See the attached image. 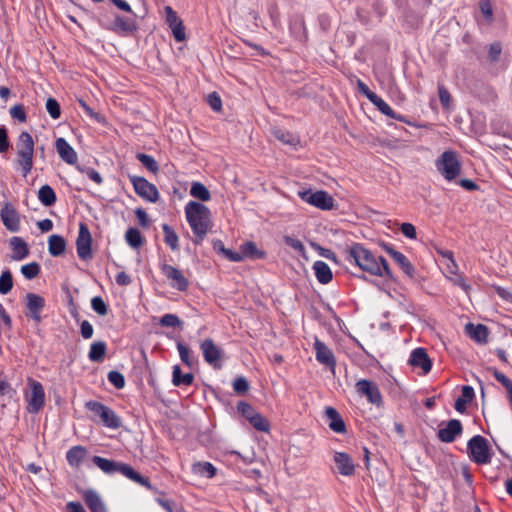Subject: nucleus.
Listing matches in <instances>:
<instances>
[{"label":"nucleus","mask_w":512,"mask_h":512,"mask_svg":"<svg viewBox=\"0 0 512 512\" xmlns=\"http://www.w3.org/2000/svg\"><path fill=\"white\" fill-rule=\"evenodd\" d=\"M92 237L86 224L80 223L79 233L76 240L77 254L80 259L87 260L92 258Z\"/></svg>","instance_id":"obj_13"},{"label":"nucleus","mask_w":512,"mask_h":512,"mask_svg":"<svg viewBox=\"0 0 512 512\" xmlns=\"http://www.w3.org/2000/svg\"><path fill=\"white\" fill-rule=\"evenodd\" d=\"M207 102L215 112H219L222 108V100L216 92H212L208 95Z\"/></svg>","instance_id":"obj_63"},{"label":"nucleus","mask_w":512,"mask_h":512,"mask_svg":"<svg viewBox=\"0 0 512 512\" xmlns=\"http://www.w3.org/2000/svg\"><path fill=\"white\" fill-rule=\"evenodd\" d=\"M91 307L100 316H105L108 313V306L100 296H95L91 299Z\"/></svg>","instance_id":"obj_54"},{"label":"nucleus","mask_w":512,"mask_h":512,"mask_svg":"<svg viewBox=\"0 0 512 512\" xmlns=\"http://www.w3.org/2000/svg\"><path fill=\"white\" fill-rule=\"evenodd\" d=\"M87 454L88 450L84 446L76 445L66 452V460L71 467L79 468Z\"/></svg>","instance_id":"obj_27"},{"label":"nucleus","mask_w":512,"mask_h":512,"mask_svg":"<svg viewBox=\"0 0 512 512\" xmlns=\"http://www.w3.org/2000/svg\"><path fill=\"white\" fill-rule=\"evenodd\" d=\"M177 350L179 352L181 361L188 367H191L193 365V360H192L191 352H190V349L188 348V346L182 342H178Z\"/></svg>","instance_id":"obj_53"},{"label":"nucleus","mask_w":512,"mask_h":512,"mask_svg":"<svg viewBox=\"0 0 512 512\" xmlns=\"http://www.w3.org/2000/svg\"><path fill=\"white\" fill-rule=\"evenodd\" d=\"M92 462L106 475H114L118 472L120 462L103 458L101 456H93Z\"/></svg>","instance_id":"obj_31"},{"label":"nucleus","mask_w":512,"mask_h":512,"mask_svg":"<svg viewBox=\"0 0 512 512\" xmlns=\"http://www.w3.org/2000/svg\"><path fill=\"white\" fill-rule=\"evenodd\" d=\"M126 243L133 249L140 248L144 243V237L137 228H128L125 233Z\"/></svg>","instance_id":"obj_38"},{"label":"nucleus","mask_w":512,"mask_h":512,"mask_svg":"<svg viewBox=\"0 0 512 512\" xmlns=\"http://www.w3.org/2000/svg\"><path fill=\"white\" fill-rule=\"evenodd\" d=\"M336 469L343 476H352L355 472V465L349 454L336 452L333 457Z\"/></svg>","instance_id":"obj_21"},{"label":"nucleus","mask_w":512,"mask_h":512,"mask_svg":"<svg viewBox=\"0 0 512 512\" xmlns=\"http://www.w3.org/2000/svg\"><path fill=\"white\" fill-rule=\"evenodd\" d=\"M162 230L164 233V241L170 249L173 251L179 250V237L174 229L168 224H163Z\"/></svg>","instance_id":"obj_39"},{"label":"nucleus","mask_w":512,"mask_h":512,"mask_svg":"<svg viewBox=\"0 0 512 512\" xmlns=\"http://www.w3.org/2000/svg\"><path fill=\"white\" fill-rule=\"evenodd\" d=\"M438 171L448 180V150L444 151L436 162Z\"/></svg>","instance_id":"obj_57"},{"label":"nucleus","mask_w":512,"mask_h":512,"mask_svg":"<svg viewBox=\"0 0 512 512\" xmlns=\"http://www.w3.org/2000/svg\"><path fill=\"white\" fill-rule=\"evenodd\" d=\"M489 370L493 371V375L495 377V379L501 383L506 390H508L509 388H512V381L502 372H500L498 369L496 368H489Z\"/></svg>","instance_id":"obj_64"},{"label":"nucleus","mask_w":512,"mask_h":512,"mask_svg":"<svg viewBox=\"0 0 512 512\" xmlns=\"http://www.w3.org/2000/svg\"><path fill=\"white\" fill-rule=\"evenodd\" d=\"M190 195L201 201H209L211 198L210 191L201 182H193L190 188Z\"/></svg>","instance_id":"obj_42"},{"label":"nucleus","mask_w":512,"mask_h":512,"mask_svg":"<svg viewBox=\"0 0 512 512\" xmlns=\"http://www.w3.org/2000/svg\"><path fill=\"white\" fill-rule=\"evenodd\" d=\"M478 14L475 20L479 26H491L495 21L494 8L491 0L477 1Z\"/></svg>","instance_id":"obj_17"},{"label":"nucleus","mask_w":512,"mask_h":512,"mask_svg":"<svg viewBox=\"0 0 512 512\" xmlns=\"http://www.w3.org/2000/svg\"><path fill=\"white\" fill-rule=\"evenodd\" d=\"M272 135L285 145L297 146L300 143L297 135L281 128H274Z\"/></svg>","instance_id":"obj_34"},{"label":"nucleus","mask_w":512,"mask_h":512,"mask_svg":"<svg viewBox=\"0 0 512 512\" xmlns=\"http://www.w3.org/2000/svg\"><path fill=\"white\" fill-rule=\"evenodd\" d=\"M17 164L22 170V174L26 177L33 168L34 157V140L30 133L23 131L18 136L16 142Z\"/></svg>","instance_id":"obj_3"},{"label":"nucleus","mask_w":512,"mask_h":512,"mask_svg":"<svg viewBox=\"0 0 512 512\" xmlns=\"http://www.w3.org/2000/svg\"><path fill=\"white\" fill-rule=\"evenodd\" d=\"M136 159L151 173L157 174L159 172V165L155 158L145 153H137Z\"/></svg>","instance_id":"obj_44"},{"label":"nucleus","mask_w":512,"mask_h":512,"mask_svg":"<svg viewBox=\"0 0 512 512\" xmlns=\"http://www.w3.org/2000/svg\"><path fill=\"white\" fill-rule=\"evenodd\" d=\"M233 390L239 395H243L249 390V382L244 376H239L233 381Z\"/></svg>","instance_id":"obj_56"},{"label":"nucleus","mask_w":512,"mask_h":512,"mask_svg":"<svg viewBox=\"0 0 512 512\" xmlns=\"http://www.w3.org/2000/svg\"><path fill=\"white\" fill-rule=\"evenodd\" d=\"M355 388L360 395L367 398L369 403L378 408L383 406V397L375 382L367 379H361L356 382Z\"/></svg>","instance_id":"obj_8"},{"label":"nucleus","mask_w":512,"mask_h":512,"mask_svg":"<svg viewBox=\"0 0 512 512\" xmlns=\"http://www.w3.org/2000/svg\"><path fill=\"white\" fill-rule=\"evenodd\" d=\"M325 415L330 420L328 426L329 428L336 432L343 434L346 432V425L339 412L333 407H326Z\"/></svg>","instance_id":"obj_28"},{"label":"nucleus","mask_w":512,"mask_h":512,"mask_svg":"<svg viewBox=\"0 0 512 512\" xmlns=\"http://www.w3.org/2000/svg\"><path fill=\"white\" fill-rule=\"evenodd\" d=\"M78 169L82 173H85L87 175V177L89 179H91L93 182H95L96 184H98V185L102 184L103 178L100 175V173L98 171H96L95 169H93L91 167H78Z\"/></svg>","instance_id":"obj_59"},{"label":"nucleus","mask_w":512,"mask_h":512,"mask_svg":"<svg viewBox=\"0 0 512 512\" xmlns=\"http://www.w3.org/2000/svg\"><path fill=\"white\" fill-rule=\"evenodd\" d=\"M9 242L12 249L11 258L13 260L21 261L28 257L30 253L28 244L21 237L14 236Z\"/></svg>","instance_id":"obj_25"},{"label":"nucleus","mask_w":512,"mask_h":512,"mask_svg":"<svg viewBox=\"0 0 512 512\" xmlns=\"http://www.w3.org/2000/svg\"><path fill=\"white\" fill-rule=\"evenodd\" d=\"M241 255L244 258L250 259H263L265 258V252L257 248L256 244L252 241L245 242L240 247Z\"/></svg>","instance_id":"obj_37"},{"label":"nucleus","mask_w":512,"mask_h":512,"mask_svg":"<svg viewBox=\"0 0 512 512\" xmlns=\"http://www.w3.org/2000/svg\"><path fill=\"white\" fill-rule=\"evenodd\" d=\"M346 259L349 263L357 265L362 271L371 275L385 276L389 279L393 277L386 259L376 256L360 243H353L348 248Z\"/></svg>","instance_id":"obj_1"},{"label":"nucleus","mask_w":512,"mask_h":512,"mask_svg":"<svg viewBox=\"0 0 512 512\" xmlns=\"http://www.w3.org/2000/svg\"><path fill=\"white\" fill-rule=\"evenodd\" d=\"M486 47L488 62L491 64L499 62L503 49L502 43L500 41H494L493 43H490Z\"/></svg>","instance_id":"obj_45"},{"label":"nucleus","mask_w":512,"mask_h":512,"mask_svg":"<svg viewBox=\"0 0 512 512\" xmlns=\"http://www.w3.org/2000/svg\"><path fill=\"white\" fill-rule=\"evenodd\" d=\"M45 107H46L48 114L50 115V117L52 119L56 120V119L60 118L61 107H60L59 102L55 98L49 97L46 101Z\"/></svg>","instance_id":"obj_49"},{"label":"nucleus","mask_w":512,"mask_h":512,"mask_svg":"<svg viewBox=\"0 0 512 512\" xmlns=\"http://www.w3.org/2000/svg\"><path fill=\"white\" fill-rule=\"evenodd\" d=\"M450 283L455 287H459L466 295H469L472 290L467 277L463 273L459 272L458 265L452 252H450Z\"/></svg>","instance_id":"obj_16"},{"label":"nucleus","mask_w":512,"mask_h":512,"mask_svg":"<svg viewBox=\"0 0 512 512\" xmlns=\"http://www.w3.org/2000/svg\"><path fill=\"white\" fill-rule=\"evenodd\" d=\"M107 379L117 389H122L125 386V378L119 371H110L107 375Z\"/></svg>","instance_id":"obj_55"},{"label":"nucleus","mask_w":512,"mask_h":512,"mask_svg":"<svg viewBox=\"0 0 512 512\" xmlns=\"http://www.w3.org/2000/svg\"><path fill=\"white\" fill-rule=\"evenodd\" d=\"M467 453L476 464L484 465L491 462V447L488 440L481 435H475L468 441Z\"/></svg>","instance_id":"obj_4"},{"label":"nucleus","mask_w":512,"mask_h":512,"mask_svg":"<svg viewBox=\"0 0 512 512\" xmlns=\"http://www.w3.org/2000/svg\"><path fill=\"white\" fill-rule=\"evenodd\" d=\"M314 350H315V356L316 360L324 364L331 369H334L336 366V359L332 352V350L321 340L318 338H315L314 342Z\"/></svg>","instance_id":"obj_19"},{"label":"nucleus","mask_w":512,"mask_h":512,"mask_svg":"<svg viewBox=\"0 0 512 512\" xmlns=\"http://www.w3.org/2000/svg\"><path fill=\"white\" fill-rule=\"evenodd\" d=\"M204 360L214 369H221V359L223 357V350L216 346L211 338L203 340L200 344Z\"/></svg>","instance_id":"obj_12"},{"label":"nucleus","mask_w":512,"mask_h":512,"mask_svg":"<svg viewBox=\"0 0 512 512\" xmlns=\"http://www.w3.org/2000/svg\"><path fill=\"white\" fill-rule=\"evenodd\" d=\"M465 333L476 343L486 344L488 342L490 331L484 324H473L472 322H468L465 325Z\"/></svg>","instance_id":"obj_20"},{"label":"nucleus","mask_w":512,"mask_h":512,"mask_svg":"<svg viewBox=\"0 0 512 512\" xmlns=\"http://www.w3.org/2000/svg\"><path fill=\"white\" fill-rule=\"evenodd\" d=\"M289 28L297 40L305 42L308 39L305 21L302 16H297L291 19Z\"/></svg>","instance_id":"obj_30"},{"label":"nucleus","mask_w":512,"mask_h":512,"mask_svg":"<svg viewBox=\"0 0 512 512\" xmlns=\"http://www.w3.org/2000/svg\"><path fill=\"white\" fill-rule=\"evenodd\" d=\"M408 363L413 368H420L423 374L430 372L432 368V362L424 348L414 349L409 357Z\"/></svg>","instance_id":"obj_18"},{"label":"nucleus","mask_w":512,"mask_h":512,"mask_svg":"<svg viewBox=\"0 0 512 512\" xmlns=\"http://www.w3.org/2000/svg\"><path fill=\"white\" fill-rule=\"evenodd\" d=\"M162 274L169 280L170 286L178 291H186L189 288V280L178 268L169 265L162 264L160 266Z\"/></svg>","instance_id":"obj_10"},{"label":"nucleus","mask_w":512,"mask_h":512,"mask_svg":"<svg viewBox=\"0 0 512 512\" xmlns=\"http://www.w3.org/2000/svg\"><path fill=\"white\" fill-rule=\"evenodd\" d=\"M475 398V392L472 386L463 385L461 395L455 400L454 408L459 413H465L467 405Z\"/></svg>","instance_id":"obj_26"},{"label":"nucleus","mask_w":512,"mask_h":512,"mask_svg":"<svg viewBox=\"0 0 512 512\" xmlns=\"http://www.w3.org/2000/svg\"><path fill=\"white\" fill-rule=\"evenodd\" d=\"M25 305L27 308L26 316L40 323L42 320L41 312L45 307V299L38 294L28 293Z\"/></svg>","instance_id":"obj_15"},{"label":"nucleus","mask_w":512,"mask_h":512,"mask_svg":"<svg viewBox=\"0 0 512 512\" xmlns=\"http://www.w3.org/2000/svg\"><path fill=\"white\" fill-rule=\"evenodd\" d=\"M376 107L384 115H386L390 118L405 122L404 117L400 114H397L383 99H381L379 102H377Z\"/></svg>","instance_id":"obj_51"},{"label":"nucleus","mask_w":512,"mask_h":512,"mask_svg":"<svg viewBox=\"0 0 512 512\" xmlns=\"http://www.w3.org/2000/svg\"><path fill=\"white\" fill-rule=\"evenodd\" d=\"M298 194L303 201L324 211L331 210L335 206L334 198L324 190L313 191L308 189L300 191Z\"/></svg>","instance_id":"obj_6"},{"label":"nucleus","mask_w":512,"mask_h":512,"mask_svg":"<svg viewBox=\"0 0 512 512\" xmlns=\"http://www.w3.org/2000/svg\"><path fill=\"white\" fill-rule=\"evenodd\" d=\"M463 432L462 423L458 419H450V443L454 442Z\"/></svg>","instance_id":"obj_58"},{"label":"nucleus","mask_w":512,"mask_h":512,"mask_svg":"<svg viewBox=\"0 0 512 512\" xmlns=\"http://www.w3.org/2000/svg\"><path fill=\"white\" fill-rule=\"evenodd\" d=\"M128 178L133 185L135 193L139 197L151 203H155L159 200L160 194L157 187L147 179L136 175H128Z\"/></svg>","instance_id":"obj_7"},{"label":"nucleus","mask_w":512,"mask_h":512,"mask_svg":"<svg viewBox=\"0 0 512 512\" xmlns=\"http://www.w3.org/2000/svg\"><path fill=\"white\" fill-rule=\"evenodd\" d=\"M107 345L104 341H97L91 344L88 353L89 360L95 363H101L104 360Z\"/></svg>","instance_id":"obj_35"},{"label":"nucleus","mask_w":512,"mask_h":512,"mask_svg":"<svg viewBox=\"0 0 512 512\" xmlns=\"http://www.w3.org/2000/svg\"><path fill=\"white\" fill-rule=\"evenodd\" d=\"M37 196L39 201L46 207L53 206L57 200V196L54 189L48 184H45L40 187Z\"/></svg>","instance_id":"obj_33"},{"label":"nucleus","mask_w":512,"mask_h":512,"mask_svg":"<svg viewBox=\"0 0 512 512\" xmlns=\"http://www.w3.org/2000/svg\"><path fill=\"white\" fill-rule=\"evenodd\" d=\"M193 472L201 477L213 478L216 468L210 462H199L193 465Z\"/></svg>","instance_id":"obj_43"},{"label":"nucleus","mask_w":512,"mask_h":512,"mask_svg":"<svg viewBox=\"0 0 512 512\" xmlns=\"http://www.w3.org/2000/svg\"><path fill=\"white\" fill-rule=\"evenodd\" d=\"M0 217L3 225L10 232L20 230V216L15 207L10 202H6L0 211Z\"/></svg>","instance_id":"obj_14"},{"label":"nucleus","mask_w":512,"mask_h":512,"mask_svg":"<svg viewBox=\"0 0 512 512\" xmlns=\"http://www.w3.org/2000/svg\"><path fill=\"white\" fill-rule=\"evenodd\" d=\"M194 381V375L192 373L182 374L181 368L179 365H175L173 367L172 372V383L174 386L179 387L181 385L189 386Z\"/></svg>","instance_id":"obj_36"},{"label":"nucleus","mask_w":512,"mask_h":512,"mask_svg":"<svg viewBox=\"0 0 512 512\" xmlns=\"http://www.w3.org/2000/svg\"><path fill=\"white\" fill-rule=\"evenodd\" d=\"M463 174L462 162L457 152L450 150V181L457 180Z\"/></svg>","instance_id":"obj_41"},{"label":"nucleus","mask_w":512,"mask_h":512,"mask_svg":"<svg viewBox=\"0 0 512 512\" xmlns=\"http://www.w3.org/2000/svg\"><path fill=\"white\" fill-rule=\"evenodd\" d=\"M393 260L409 278H413L415 271L414 267L403 253H393Z\"/></svg>","instance_id":"obj_40"},{"label":"nucleus","mask_w":512,"mask_h":512,"mask_svg":"<svg viewBox=\"0 0 512 512\" xmlns=\"http://www.w3.org/2000/svg\"><path fill=\"white\" fill-rule=\"evenodd\" d=\"M83 499L91 512H107L103 500L95 490H85L83 492Z\"/></svg>","instance_id":"obj_24"},{"label":"nucleus","mask_w":512,"mask_h":512,"mask_svg":"<svg viewBox=\"0 0 512 512\" xmlns=\"http://www.w3.org/2000/svg\"><path fill=\"white\" fill-rule=\"evenodd\" d=\"M185 215L195 235L194 243L198 245L203 241L212 226L211 211L200 202L190 201L185 206Z\"/></svg>","instance_id":"obj_2"},{"label":"nucleus","mask_w":512,"mask_h":512,"mask_svg":"<svg viewBox=\"0 0 512 512\" xmlns=\"http://www.w3.org/2000/svg\"><path fill=\"white\" fill-rule=\"evenodd\" d=\"M159 324L162 326V327H179L182 325V321L180 320V318L175 315V314H164L160 320H159Z\"/></svg>","instance_id":"obj_52"},{"label":"nucleus","mask_w":512,"mask_h":512,"mask_svg":"<svg viewBox=\"0 0 512 512\" xmlns=\"http://www.w3.org/2000/svg\"><path fill=\"white\" fill-rule=\"evenodd\" d=\"M10 115L12 118L20 122H25L27 119L24 107L21 104L14 105L10 108Z\"/></svg>","instance_id":"obj_61"},{"label":"nucleus","mask_w":512,"mask_h":512,"mask_svg":"<svg viewBox=\"0 0 512 512\" xmlns=\"http://www.w3.org/2000/svg\"><path fill=\"white\" fill-rule=\"evenodd\" d=\"M312 268L314 270L315 277L319 283L328 284L329 282H331L333 274L331 268L326 262L322 260H317L314 262Z\"/></svg>","instance_id":"obj_29"},{"label":"nucleus","mask_w":512,"mask_h":512,"mask_svg":"<svg viewBox=\"0 0 512 512\" xmlns=\"http://www.w3.org/2000/svg\"><path fill=\"white\" fill-rule=\"evenodd\" d=\"M450 183L461 187L467 192L480 190V186L474 180L465 177L464 173L461 176H457V180H452Z\"/></svg>","instance_id":"obj_46"},{"label":"nucleus","mask_w":512,"mask_h":512,"mask_svg":"<svg viewBox=\"0 0 512 512\" xmlns=\"http://www.w3.org/2000/svg\"><path fill=\"white\" fill-rule=\"evenodd\" d=\"M21 273L26 279L32 280L39 275L40 265L37 262H31L29 264L23 265L21 267Z\"/></svg>","instance_id":"obj_50"},{"label":"nucleus","mask_w":512,"mask_h":512,"mask_svg":"<svg viewBox=\"0 0 512 512\" xmlns=\"http://www.w3.org/2000/svg\"><path fill=\"white\" fill-rule=\"evenodd\" d=\"M491 287L494 289L496 294L505 302L512 304V292L499 285L492 284Z\"/></svg>","instance_id":"obj_62"},{"label":"nucleus","mask_w":512,"mask_h":512,"mask_svg":"<svg viewBox=\"0 0 512 512\" xmlns=\"http://www.w3.org/2000/svg\"><path fill=\"white\" fill-rule=\"evenodd\" d=\"M85 408L99 417L100 421L107 428L119 429L122 426V420L115 411L101 402L94 400L87 401Z\"/></svg>","instance_id":"obj_5"},{"label":"nucleus","mask_w":512,"mask_h":512,"mask_svg":"<svg viewBox=\"0 0 512 512\" xmlns=\"http://www.w3.org/2000/svg\"><path fill=\"white\" fill-rule=\"evenodd\" d=\"M117 473L124 475L131 481L138 483L139 485L144 486L149 490H152L153 488L148 478L139 474L136 470H134L130 465L126 463L120 462Z\"/></svg>","instance_id":"obj_23"},{"label":"nucleus","mask_w":512,"mask_h":512,"mask_svg":"<svg viewBox=\"0 0 512 512\" xmlns=\"http://www.w3.org/2000/svg\"><path fill=\"white\" fill-rule=\"evenodd\" d=\"M66 249V241L60 236L53 234L48 239V251L50 255L57 257L62 255Z\"/></svg>","instance_id":"obj_32"},{"label":"nucleus","mask_w":512,"mask_h":512,"mask_svg":"<svg viewBox=\"0 0 512 512\" xmlns=\"http://www.w3.org/2000/svg\"><path fill=\"white\" fill-rule=\"evenodd\" d=\"M102 27L118 35H131L138 29L137 22L133 17L119 14H115L113 21L109 24H102Z\"/></svg>","instance_id":"obj_9"},{"label":"nucleus","mask_w":512,"mask_h":512,"mask_svg":"<svg viewBox=\"0 0 512 512\" xmlns=\"http://www.w3.org/2000/svg\"><path fill=\"white\" fill-rule=\"evenodd\" d=\"M13 287V278L10 270H5L0 275V294H8Z\"/></svg>","instance_id":"obj_48"},{"label":"nucleus","mask_w":512,"mask_h":512,"mask_svg":"<svg viewBox=\"0 0 512 512\" xmlns=\"http://www.w3.org/2000/svg\"><path fill=\"white\" fill-rule=\"evenodd\" d=\"M55 147L59 157L67 164L74 165L77 163L78 156L74 148L66 141V139L59 137L55 141Z\"/></svg>","instance_id":"obj_22"},{"label":"nucleus","mask_w":512,"mask_h":512,"mask_svg":"<svg viewBox=\"0 0 512 512\" xmlns=\"http://www.w3.org/2000/svg\"><path fill=\"white\" fill-rule=\"evenodd\" d=\"M284 242L287 246L291 247L292 249L299 252L300 254L305 253V246L299 239L293 238L291 236H285Z\"/></svg>","instance_id":"obj_60"},{"label":"nucleus","mask_w":512,"mask_h":512,"mask_svg":"<svg viewBox=\"0 0 512 512\" xmlns=\"http://www.w3.org/2000/svg\"><path fill=\"white\" fill-rule=\"evenodd\" d=\"M250 424L258 431L267 432L269 430V423L266 418L261 414L255 412L249 419Z\"/></svg>","instance_id":"obj_47"},{"label":"nucleus","mask_w":512,"mask_h":512,"mask_svg":"<svg viewBox=\"0 0 512 512\" xmlns=\"http://www.w3.org/2000/svg\"><path fill=\"white\" fill-rule=\"evenodd\" d=\"M30 393L26 395L28 411L38 413L45 404V392L42 384L36 380H29Z\"/></svg>","instance_id":"obj_11"}]
</instances>
